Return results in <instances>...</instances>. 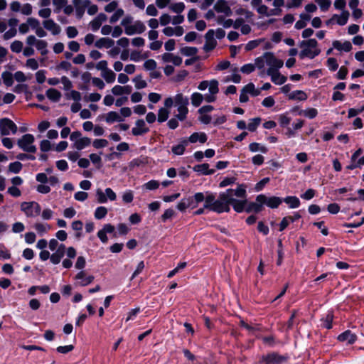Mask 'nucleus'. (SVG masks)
I'll use <instances>...</instances> for the list:
<instances>
[{"instance_id":"obj_48","label":"nucleus","mask_w":364,"mask_h":364,"mask_svg":"<svg viewBox=\"0 0 364 364\" xmlns=\"http://www.w3.org/2000/svg\"><path fill=\"white\" fill-rule=\"evenodd\" d=\"M21 168H22V164L20 162L16 161V162L11 164L9 165V170L11 172L17 173L21 171Z\"/></svg>"},{"instance_id":"obj_18","label":"nucleus","mask_w":364,"mask_h":364,"mask_svg":"<svg viewBox=\"0 0 364 364\" xmlns=\"http://www.w3.org/2000/svg\"><path fill=\"white\" fill-rule=\"evenodd\" d=\"M106 21L107 16L103 13H100L90 23V25L92 30L96 31L99 29L102 26V23H104Z\"/></svg>"},{"instance_id":"obj_61","label":"nucleus","mask_w":364,"mask_h":364,"mask_svg":"<svg viewBox=\"0 0 364 364\" xmlns=\"http://www.w3.org/2000/svg\"><path fill=\"white\" fill-rule=\"evenodd\" d=\"M188 72L186 70H181L174 77L173 80L175 82H180L185 79V77L187 76Z\"/></svg>"},{"instance_id":"obj_35","label":"nucleus","mask_w":364,"mask_h":364,"mask_svg":"<svg viewBox=\"0 0 364 364\" xmlns=\"http://www.w3.org/2000/svg\"><path fill=\"white\" fill-rule=\"evenodd\" d=\"M349 12L348 11H345L343 10L341 15L339 16H338V17H336V21H337V23L339 24V25H345L347 21H348V17H349Z\"/></svg>"},{"instance_id":"obj_11","label":"nucleus","mask_w":364,"mask_h":364,"mask_svg":"<svg viewBox=\"0 0 364 364\" xmlns=\"http://www.w3.org/2000/svg\"><path fill=\"white\" fill-rule=\"evenodd\" d=\"M337 339L340 342H347L348 344L353 345L357 341V335L350 330H346L338 335Z\"/></svg>"},{"instance_id":"obj_30","label":"nucleus","mask_w":364,"mask_h":364,"mask_svg":"<svg viewBox=\"0 0 364 364\" xmlns=\"http://www.w3.org/2000/svg\"><path fill=\"white\" fill-rule=\"evenodd\" d=\"M217 203V200H215V197L213 195H209L205 198V204L204 205L205 208L210 209L215 212V205Z\"/></svg>"},{"instance_id":"obj_40","label":"nucleus","mask_w":364,"mask_h":364,"mask_svg":"<svg viewBox=\"0 0 364 364\" xmlns=\"http://www.w3.org/2000/svg\"><path fill=\"white\" fill-rule=\"evenodd\" d=\"M197 51V48L193 47H185L181 50V53L186 56L194 55L196 54Z\"/></svg>"},{"instance_id":"obj_36","label":"nucleus","mask_w":364,"mask_h":364,"mask_svg":"<svg viewBox=\"0 0 364 364\" xmlns=\"http://www.w3.org/2000/svg\"><path fill=\"white\" fill-rule=\"evenodd\" d=\"M168 115H169V111L168 109H166L165 107L161 108L159 110L158 121L159 122H165L166 120H167Z\"/></svg>"},{"instance_id":"obj_52","label":"nucleus","mask_w":364,"mask_h":364,"mask_svg":"<svg viewBox=\"0 0 364 364\" xmlns=\"http://www.w3.org/2000/svg\"><path fill=\"white\" fill-rule=\"evenodd\" d=\"M315 1L320 6L321 9L323 11L328 9L331 6L329 0H315Z\"/></svg>"},{"instance_id":"obj_25","label":"nucleus","mask_w":364,"mask_h":364,"mask_svg":"<svg viewBox=\"0 0 364 364\" xmlns=\"http://www.w3.org/2000/svg\"><path fill=\"white\" fill-rule=\"evenodd\" d=\"M75 278L77 279H82V282H81L80 284L82 286H85V285H87V284H90L93 281V279H94V277L93 276L85 277V273L84 271L80 272L76 275Z\"/></svg>"},{"instance_id":"obj_28","label":"nucleus","mask_w":364,"mask_h":364,"mask_svg":"<svg viewBox=\"0 0 364 364\" xmlns=\"http://www.w3.org/2000/svg\"><path fill=\"white\" fill-rule=\"evenodd\" d=\"M47 97L53 101H58L61 97V93L55 89L50 88L46 92Z\"/></svg>"},{"instance_id":"obj_41","label":"nucleus","mask_w":364,"mask_h":364,"mask_svg":"<svg viewBox=\"0 0 364 364\" xmlns=\"http://www.w3.org/2000/svg\"><path fill=\"white\" fill-rule=\"evenodd\" d=\"M242 91L245 92H249L255 96L259 95V93H260L259 90H255V85L252 83H250L247 85H246L243 88Z\"/></svg>"},{"instance_id":"obj_64","label":"nucleus","mask_w":364,"mask_h":364,"mask_svg":"<svg viewBox=\"0 0 364 364\" xmlns=\"http://www.w3.org/2000/svg\"><path fill=\"white\" fill-rule=\"evenodd\" d=\"M27 23H28V26H31L35 30H36L40 26L39 21L37 19L33 18H28L27 19Z\"/></svg>"},{"instance_id":"obj_37","label":"nucleus","mask_w":364,"mask_h":364,"mask_svg":"<svg viewBox=\"0 0 364 364\" xmlns=\"http://www.w3.org/2000/svg\"><path fill=\"white\" fill-rule=\"evenodd\" d=\"M2 78L4 84L6 86H11L14 80H13V75L9 72H4L2 73Z\"/></svg>"},{"instance_id":"obj_59","label":"nucleus","mask_w":364,"mask_h":364,"mask_svg":"<svg viewBox=\"0 0 364 364\" xmlns=\"http://www.w3.org/2000/svg\"><path fill=\"white\" fill-rule=\"evenodd\" d=\"M40 148L42 151H48L51 148V144L48 140H43L41 142Z\"/></svg>"},{"instance_id":"obj_15","label":"nucleus","mask_w":364,"mask_h":364,"mask_svg":"<svg viewBox=\"0 0 364 364\" xmlns=\"http://www.w3.org/2000/svg\"><path fill=\"white\" fill-rule=\"evenodd\" d=\"M145 31V26L144 24L137 21L134 23V25H131V26L127 27L125 29V33L127 35H132L134 33H141Z\"/></svg>"},{"instance_id":"obj_17","label":"nucleus","mask_w":364,"mask_h":364,"mask_svg":"<svg viewBox=\"0 0 364 364\" xmlns=\"http://www.w3.org/2000/svg\"><path fill=\"white\" fill-rule=\"evenodd\" d=\"M149 132V129L146 127L145 122L143 119H139L136 122V127L132 129V134L135 136L141 135Z\"/></svg>"},{"instance_id":"obj_31","label":"nucleus","mask_w":364,"mask_h":364,"mask_svg":"<svg viewBox=\"0 0 364 364\" xmlns=\"http://www.w3.org/2000/svg\"><path fill=\"white\" fill-rule=\"evenodd\" d=\"M102 77L107 83H111L115 80L116 75L112 70L109 69L105 73H102Z\"/></svg>"},{"instance_id":"obj_19","label":"nucleus","mask_w":364,"mask_h":364,"mask_svg":"<svg viewBox=\"0 0 364 364\" xmlns=\"http://www.w3.org/2000/svg\"><path fill=\"white\" fill-rule=\"evenodd\" d=\"M65 246L60 245L57 251L50 256V260L53 264H58L65 254Z\"/></svg>"},{"instance_id":"obj_27","label":"nucleus","mask_w":364,"mask_h":364,"mask_svg":"<svg viewBox=\"0 0 364 364\" xmlns=\"http://www.w3.org/2000/svg\"><path fill=\"white\" fill-rule=\"evenodd\" d=\"M209 165L208 164H203L197 165L193 167V170L196 172H202L204 174H212L214 173L213 169L208 170Z\"/></svg>"},{"instance_id":"obj_24","label":"nucleus","mask_w":364,"mask_h":364,"mask_svg":"<svg viewBox=\"0 0 364 364\" xmlns=\"http://www.w3.org/2000/svg\"><path fill=\"white\" fill-rule=\"evenodd\" d=\"M91 143V140L88 137H82L77 139L74 143V147L77 150H81L84 147L88 146Z\"/></svg>"},{"instance_id":"obj_45","label":"nucleus","mask_w":364,"mask_h":364,"mask_svg":"<svg viewBox=\"0 0 364 364\" xmlns=\"http://www.w3.org/2000/svg\"><path fill=\"white\" fill-rule=\"evenodd\" d=\"M135 87L136 89H142L146 87V82L144 80L140 75L136 76L134 80Z\"/></svg>"},{"instance_id":"obj_53","label":"nucleus","mask_w":364,"mask_h":364,"mask_svg":"<svg viewBox=\"0 0 364 364\" xmlns=\"http://www.w3.org/2000/svg\"><path fill=\"white\" fill-rule=\"evenodd\" d=\"M117 6L118 3L116 1H113L105 6V11L108 13L112 12L117 9Z\"/></svg>"},{"instance_id":"obj_58","label":"nucleus","mask_w":364,"mask_h":364,"mask_svg":"<svg viewBox=\"0 0 364 364\" xmlns=\"http://www.w3.org/2000/svg\"><path fill=\"white\" fill-rule=\"evenodd\" d=\"M108 141L105 139H96L93 141V146L96 149L105 147L107 145Z\"/></svg>"},{"instance_id":"obj_47","label":"nucleus","mask_w":364,"mask_h":364,"mask_svg":"<svg viewBox=\"0 0 364 364\" xmlns=\"http://www.w3.org/2000/svg\"><path fill=\"white\" fill-rule=\"evenodd\" d=\"M107 213V210L105 207H99L96 209L95 213V216L97 219H101L104 218Z\"/></svg>"},{"instance_id":"obj_29","label":"nucleus","mask_w":364,"mask_h":364,"mask_svg":"<svg viewBox=\"0 0 364 364\" xmlns=\"http://www.w3.org/2000/svg\"><path fill=\"white\" fill-rule=\"evenodd\" d=\"M207 140L206 135L204 133L198 134L194 133L189 137V141L191 143H195L197 141H200L201 143H205Z\"/></svg>"},{"instance_id":"obj_34","label":"nucleus","mask_w":364,"mask_h":364,"mask_svg":"<svg viewBox=\"0 0 364 364\" xmlns=\"http://www.w3.org/2000/svg\"><path fill=\"white\" fill-rule=\"evenodd\" d=\"M282 203V200L278 197H271L269 198H267L266 204L272 208H274L279 205V204Z\"/></svg>"},{"instance_id":"obj_51","label":"nucleus","mask_w":364,"mask_h":364,"mask_svg":"<svg viewBox=\"0 0 364 364\" xmlns=\"http://www.w3.org/2000/svg\"><path fill=\"white\" fill-rule=\"evenodd\" d=\"M146 13L148 16H156L158 14V10L154 5L150 4L146 7Z\"/></svg>"},{"instance_id":"obj_32","label":"nucleus","mask_w":364,"mask_h":364,"mask_svg":"<svg viewBox=\"0 0 364 364\" xmlns=\"http://www.w3.org/2000/svg\"><path fill=\"white\" fill-rule=\"evenodd\" d=\"M48 46V43L46 41L43 40L38 39L36 42V47L37 50L41 51V55H44L48 53V50L46 49Z\"/></svg>"},{"instance_id":"obj_56","label":"nucleus","mask_w":364,"mask_h":364,"mask_svg":"<svg viewBox=\"0 0 364 364\" xmlns=\"http://www.w3.org/2000/svg\"><path fill=\"white\" fill-rule=\"evenodd\" d=\"M17 33V31L15 28H12L8 31L5 32L3 38L4 40H9L13 37H14Z\"/></svg>"},{"instance_id":"obj_54","label":"nucleus","mask_w":364,"mask_h":364,"mask_svg":"<svg viewBox=\"0 0 364 364\" xmlns=\"http://www.w3.org/2000/svg\"><path fill=\"white\" fill-rule=\"evenodd\" d=\"M185 151V145L183 144H178L172 148V151L177 155H181Z\"/></svg>"},{"instance_id":"obj_63","label":"nucleus","mask_w":364,"mask_h":364,"mask_svg":"<svg viewBox=\"0 0 364 364\" xmlns=\"http://www.w3.org/2000/svg\"><path fill=\"white\" fill-rule=\"evenodd\" d=\"M340 207L336 203H331L328 205V211L332 214H336L339 212Z\"/></svg>"},{"instance_id":"obj_57","label":"nucleus","mask_w":364,"mask_h":364,"mask_svg":"<svg viewBox=\"0 0 364 364\" xmlns=\"http://www.w3.org/2000/svg\"><path fill=\"white\" fill-rule=\"evenodd\" d=\"M171 21V17L170 15L167 14H163L162 16H161L160 18H159V22L161 23V25L162 26H166L167 24H168Z\"/></svg>"},{"instance_id":"obj_42","label":"nucleus","mask_w":364,"mask_h":364,"mask_svg":"<svg viewBox=\"0 0 364 364\" xmlns=\"http://www.w3.org/2000/svg\"><path fill=\"white\" fill-rule=\"evenodd\" d=\"M250 149L252 152L260 151L262 153L267 152V148L264 146H260L258 143H252L250 144Z\"/></svg>"},{"instance_id":"obj_1","label":"nucleus","mask_w":364,"mask_h":364,"mask_svg":"<svg viewBox=\"0 0 364 364\" xmlns=\"http://www.w3.org/2000/svg\"><path fill=\"white\" fill-rule=\"evenodd\" d=\"M245 196L246 190L244 185H239L235 190L228 189L220 195L214 209L218 213H228L231 205L236 212L240 213L247 205Z\"/></svg>"},{"instance_id":"obj_22","label":"nucleus","mask_w":364,"mask_h":364,"mask_svg":"<svg viewBox=\"0 0 364 364\" xmlns=\"http://www.w3.org/2000/svg\"><path fill=\"white\" fill-rule=\"evenodd\" d=\"M162 59L164 62H172L175 65H180L182 63L181 57L168 53L163 55Z\"/></svg>"},{"instance_id":"obj_13","label":"nucleus","mask_w":364,"mask_h":364,"mask_svg":"<svg viewBox=\"0 0 364 364\" xmlns=\"http://www.w3.org/2000/svg\"><path fill=\"white\" fill-rule=\"evenodd\" d=\"M214 9L218 13H223L228 16L232 14V10L225 0H218L214 5Z\"/></svg>"},{"instance_id":"obj_20","label":"nucleus","mask_w":364,"mask_h":364,"mask_svg":"<svg viewBox=\"0 0 364 364\" xmlns=\"http://www.w3.org/2000/svg\"><path fill=\"white\" fill-rule=\"evenodd\" d=\"M114 41L109 38H102L95 42V46L98 48H111L114 46Z\"/></svg>"},{"instance_id":"obj_50","label":"nucleus","mask_w":364,"mask_h":364,"mask_svg":"<svg viewBox=\"0 0 364 364\" xmlns=\"http://www.w3.org/2000/svg\"><path fill=\"white\" fill-rule=\"evenodd\" d=\"M66 33L68 38H73L78 34V31L75 27L68 26L66 28Z\"/></svg>"},{"instance_id":"obj_6","label":"nucleus","mask_w":364,"mask_h":364,"mask_svg":"<svg viewBox=\"0 0 364 364\" xmlns=\"http://www.w3.org/2000/svg\"><path fill=\"white\" fill-rule=\"evenodd\" d=\"M21 207V210L23 211L28 217L38 215L41 212L39 204L35 202H23Z\"/></svg>"},{"instance_id":"obj_43","label":"nucleus","mask_w":364,"mask_h":364,"mask_svg":"<svg viewBox=\"0 0 364 364\" xmlns=\"http://www.w3.org/2000/svg\"><path fill=\"white\" fill-rule=\"evenodd\" d=\"M289 99L293 100L295 98L299 99V100H305L307 97L306 95L303 91H296L293 92L289 95Z\"/></svg>"},{"instance_id":"obj_23","label":"nucleus","mask_w":364,"mask_h":364,"mask_svg":"<svg viewBox=\"0 0 364 364\" xmlns=\"http://www.w3.org/2000/svg\"><path fill=\"white\" fill-rule=\"evenodd\" d=\"M333 46L336 49L339 50H343L346 52H348L352 49V45L350 41H345L343 43H341L338 41H335L333 43Z\"/></svg>"},{"instance_id":"obj_55","label":"nucleus","mask_w":364,"mask_h":364,"mask_svg":"<svg viewBox=\"0 0 364 364\" xmlns=\"http://www.w3.org/2000/svg\"><path fill=\"white\" fill-rule=\"evenodd\" d=\"M97 196V201L100 203H105L107 202V196L105 193L101 189H97L96 192Z\"/></svg>"},{"instance_id":"obj_49","label":"nucleus","mask_w":364,"mask_h":364,"mask_svg":"<svg viewBox=\"0 0 364 364\" xmlns=\"http://www.w3.org/2000/svg\"><path fill=\"white\" fill-rule=\"evenodd\" d=\"M260 122L261 119L259 117L253 119L252 122L250 123L247 126L248 129L251 132L255 131L257 126L259 124Z\"/></svg>"},{"instance_id":"obj_21","label":"nucleus","mask_w":364,"mask_h":364,"mask_svg":"<svg viewBox=\"0 0 364 364\" xmlns=\"http://www.w3.org/2000/svg\"><path fill=\"white\" fill-rule=\"evenodd\" d=\"M257 12L260 14L269 16L270 15H279L282 12V10L280 9H274L271 10L270 12H269L268 8L267 6L260 5L257 8Z\"/></svg>"},{"instance_id":"obj_10","label":"nucleus","mask_w":364,"mask_h":364,"mask_svg":"<svg viewBox=\"0 0 364 364\" xmlns=\"http://www.w3.org/2000/svg\"><path fill=\"white\" fill-rule=\"evenodd\" d=\"M264 58L265 59L266 63L270 66V68H273L275 69L280 68L283 66V61L279 59H277L273 53L267 52L264 54Z\"/></svg>"},{"instance_id":"obj_39","label":"nucleus","mask_w":364,"mask_h":364,"mask_svg":"<svg viewBox=\"0 0 364 364\" xmlns=\"http://www.w3.org/2000/svg\"><path fill=\"white\" fill-rule=\"evenodd\" d=\"M10 48L13 52L18 53L23 49V43L20 41H15L11 43Z\"/></svg>"},{"instance_id":"obj_14","label":"nucleus","mask_w":364,"mask_h":364,"mask_svg":"<svg viewBox=\"0 0 364 364\" xmlns=\"http://www.w3.org/2000/svg\"><path fill=\"white\" fill-rule=\"evenodd\" d=\"M208 87L210 95H205V100L208 102H212L215 100V95L219 91L218 81L215 80H211Z\"/></svg>"},{"instance_id":"obj_5","label":"nucleus","mask_w":364,"mask_h":364,"mask_svg":"<svg viewBox=\"0 0 364 364\" xmlns=\"http://www.w3.org/2000/svg\"><path fill=\"white\" fill-rule=\"evenodd\" d=\"M34 137L32 134H26L18 140V145L23 151L30 153H35L36 147L33 145Z\"/></svg>"},{"instance_id":"obj_46","label":"nucleus","mask_w":364,"mask_h":364,"mask_svg":"<svg viewBox=\"0 0 364 364\" xmlns=\"http://www.w3.org/2000/svg\"><path fill=\"white\" fill-rule=\"evenodd\" d=\"M124 15V11L122 9L116 10L115 13L110 17L109 22L111 23L117 21Z\"/></svg>"},{"instance_id":"obj_60","label":"nucleus","mask_w":364,"mask_h":364,"mask_svg":"<svg viewBox=\"0 0 364 364\" xmlns=\"http://www.w3.org/2000/svg\"><path fill=\"white\" fill-rule=\"evenodd\" d=\"M144 68L146 70H154L156 68V63L154 60H148L144 63Z\"/></svg>"},{"instance_id":"obj_62","label":"nucleus","mask_w":364,"mask_h":364,"mask_svg":"<svg viewBox=\"0 0 364 364\" xmlns=\"http://www.w3.org/2000/svg\"><path fill=\"white\" fill-rule=\"evenodd\" d=\"M303 114L307 117L314 118L317 114V110L314 108H311L303 111Z\"/></svg>"},{"instance_id":"obj_38","label":"nucleus","mask_w":364,"mask_h":364,"mask_svg":"<svg viewBox=\"0 0 364 364\" xmlns=\"http://www.w3.org/2000/svg\"><path fill=\"white\" fill-rule=\"evenodd\" d=\"M284 202L289 204V205L291 208H296L300 204L299 200L296 197H293V196L286 198L284 199Z\"/></svg>"},{"instance_id":"obj_9","label":"nucleus","mask_w":364,"mask_h":364,"mask_svg":"<svg viewBox=\"0 0 364 364\" xmlns=\"http://www.w3.org/2000/svg\"><path fill=\"white\" fill-rule=\"evenodd\" d=\"M287 357L277 353H271L262 357V362L265 364H281Z\"/></svg>"},{"instance_id":"obj_4","label":"nucleus","mask_w":364,"mask_h":364,"mask_svg":"<svg viewBox=\"0 0 364 364\" xmlns=\"http://www.w3.org/2000/svg\"><path fill=\"white\" fill-rule=\"evenodd\" d=\"M174 102L178 106V114H176V118L181 121H183L186 118V115L188 112L187 105L188 104V100L183 97L181 93L177 94L174 98Z\"/></svg>"},{"instance_id":"obj_7","label":"nucleus","mask_w":364,"mask_h":364,"mask_svg":"<svg viewBox=\"0 0 364 364\" xmlns=\"http://www.w3.org/2000/svg\"><path fill=\"white\" fill-rule=\"evenodd\" d=\"M267 197L264 195H259L255 203H247L244 210L247 213H259L262 210V205L266 203Z\"/></svg>"},{"instance_id":"obj_12","label":"nucleus","mask_w":364,"mask_h":364,"mask_svg":"<svg viewBox=\"0 0 364 364\" xmlns=\"http://www.w3.org/2000/svg\"><path fill=\"white\" fill-rule=\"evenodd\" d=\"M267 73L268 75L271 76L272 80L278 85L283 84L287 78L284 75H281V73L277 70V69L269 68Z\"/></svg>"},{"instance_id":"obj_33","label":"nucleus","mask_w":364,"mask_h":364,"mask_svg":"<svg viewBox=\"0 0 364 364\" xmlns=\"http://www.w3.org/2000/svg\"><path fill=\"white\" fill-rule=\"evenodd\" d=\"M203 99H205V97H203L200 93L195 92L191 95V103L193 106L198 107Z\"/></svg>"},{"instance_id":"obj_26","label":"nucleus","mask_w":364,"mask_h":364,"mask_svg":"<svg viewBox=\"0 0 364 364\" xmlns=\"http://www.w3.org/2000/svg\"><path fill=\"white\" fill-rule=\"evenodd\" d=\"M105 120L107 123H111L113 122H122L123 119L117 112H110L107 114Z\"/></svg>"},{"instance_id":"obj_2","label":"nucleus","mask_w":364,"mask_h":364,"mask_svg":"<svg viewBox=\"0 0 364 364\" xmlns=\"http://www.w3.org/2000/svg\"><path fill=\"white\" fill-rule=\"evenodd\" d=\"M77 18H82L87 9V14L90 16L95 15L99 10L97 5L92 4L90 0H73Z\"/></svg>"},{"instance_id":"obj_3","label":"nucleus","mask_w":364,"mask_h":364,"mask_svg":"<svg viewBox=\"0 0 364 364\" xmlns=\"http://www.w3.org/2000/svg\"><path fill=\"white\" fill-rule=\"evenodd\" d=\"M317 41L315 39H309L304 41L300 43V47L302 48L299 55L301 58L309 57L314 58L316 55H318L320 50L316 48Z\"/></svg>"},{"instance_id":"obj_44","label":"nucleus","mask_w":364,"mask_h":364,"mask_svg":"<svg viewBox=\"0 0 364 364\" xmlns=\"http://www.w3.org/2000/svg\"><path fill=\"white\" fill-rule=\"evenodd\" d=\"M169 8L173 12L177 13V14H180V13H181L184 10L185 5H184L183 3H176V4H172L169 6Z\"/></svg>"},{"instance_id":"obj_8","label":"nucleus","mask_w":364,"mask_h":364,"mask_svg":"<svg viewBox=\"0 0 364 364\" xmlns=\"http://www.w3.org/2000/svg\"><path fill=\"white\" fill-rule=\"evenodd\" d=\"M9 130L14 134L16 133L17 127L14 122L7 118L0 119V132L1 135H8Z\"/></svg>"},{"instance_id":"obj_16","label":"nucleus","mask_w":364,"mask_h":364,"mask_svg":"<svg viewBox=\"0 0 364 364\" xmlns=\"http://www.w3.org/2000/svg\"><path fill=\"white\" fill-rule=\"evenodd\" d=\"M43 25L46 29L50 31L53 35H58L61 28L59 25L54 22L52 19H48L43 22Z\"/></svg>"}]
</instances>
